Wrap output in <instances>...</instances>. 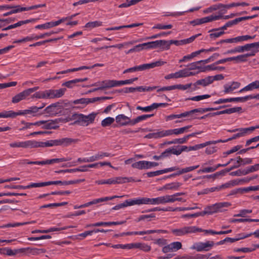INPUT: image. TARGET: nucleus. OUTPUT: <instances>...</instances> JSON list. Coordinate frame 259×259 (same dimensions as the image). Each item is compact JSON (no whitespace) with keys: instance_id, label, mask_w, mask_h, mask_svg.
<instances>
[{"instance_id":"1","label":"nucleus","mask_w":259,"mask_h":259,"mask_svg":"<svg viewBox=\"0 0 259 259\" xmlns=\"http://www.w3.org/2000/svg\"><path fill=\"white\" fill-rule=\"evenodd\" d=\"M66 89L65 88L59 90H48L44 91L35 92L31 98L36 99H54L61 97L64 94Z\"/></svg>"},{"instance_id":"2","label":"nucleus","mask_w":259,"mask_h":259,"mask_svg":"<svg viewBox=\"0 0 259 259\" xmlns=\"http://www.w3.org/2000/svg\"><path fill=\"white\" fill-rule=\"evenodd\" d=\"M202 231V229L194 226H185L179 229L171 230L172 233L176 236H183L189 234L196 233Z\"/></svg>"},{"instance_id":"3","label":"nucleus","mask_w":259,"mask_h":259,"mask_svg":"<svg viewBox=\"0 0 259 259\" xmlns=\"http://www.w3.org/2000/svg\"><path fill=\"white\" fill-rule=\"evenodd\" d=\"M231 205V204L229 202H221L218 203L214 204L207 206L205 208L203 211L201 212L202 216H204L206 214H212V213L217 212L220 211V209L223 207H227Z\"/></svg>"},{"instance_id":"4","label":"nucleus","mask_w":259,"mask_h":259,"mask_svg":"<svg viewBox=\"0 0 259 259\" xmlns=\"http://www.w3.org/2000/svg\"><path fill=\"white\" fill-rule=\"evenodd\" d=\"M139 204H159L167 203L166 196H160L154 198L147 197L139 198Z\"/></svg>"},{"instance_id":"5","label":"nucleus","mask_w":259,"mask_h":259,"mask_svg":"<svg viewBox=\"0 0 259 259\" xmlns=\"http://www.w3.org/2000/svg\"><path fill=\"white\" fill-rule=\"evenodd\" d=\"M214 243L212 241H208L206 242H199L194 244L192 247L191 249H195L197 251H208L210 248L212 247L214 245Z\"/></svg>"},{"instance_id":"6","label":"nucleus","mask_w":259,"mask_h":259,"mask_svg":"<svg viewBox=\"0 0 259 259\" xmlns=\"http://www.w3.org/2000/svg\"><path fill=\"white\" fill-rule=\"evenodd\" d=\"M18 115L30 114L32 116H40L44 114V112H39L38 107L33 106L29 107L28 109L20 110L18 112Z\"/></svg>"},{"instance_id":"7","label":"nucleus","mask_w":259,"mask_h":259,"mask_svg":"<svg viewBox=\"0 0 259 259\" xmlns=\"http://www.w3.org/2000/svg\"><path fill=\"white\" fill-rule=\"evenodd\" d=\"M139 48L140 50L153 49L156 48H161V40H157L153 41L145 42L141 44H139Z\"/></svg>"},{"instance_id":"8","label":"nucleus","mask_w":259,"mask_h":259,"mask_svg":"<svg viewBox=\"0 0 259 259\" xmlns=\"http://www.w3.org/2000/svg\"><path fill=\"white\" fill-rule=\"evenodd\" d=\"M91 87H98L99 90L114 87V80H105L102 81H99L91 85Z\"/></svg>"},{"instance_id":"9","label":"nucleus","mask_w":259,"mask_h":259,"mask_svg":"<svg viewBox=\"0 0 259 259\" xmlns=\"http://www.w3.org/2000/svg\"><path fill=\"white\" fill-rule=\"evenodd\" d=\"M116 122L120 126H124L127 125H134L133 124V120L124 114H119L116 116L115 118Z\"/></svg>"},{"instance_id":"10","label":"nucleus","mask_w":259,"mask_h":259,"mask_svg":"<svg viewBox=\"0 0 259 259\" xmlns=\"http://www.w3.org/2000/svg\"><path fill=\"white\" fill-rule=\"evenodd\" d=\"M259 125H257L256 126H250L247 128H244V129H242L240 130V132L234 135L231 138H230L226 140V141H230L234 139H236L238 138L244 136L245 134H246L248 132H252L256 128H258Z\"/></svg>"},{"instance_id":"11","label":"nucleus","mask_w":259,"mask_h":259,"mask_svg":"<svg viewBox=\"0 0 259 259\" xmlns=\"http://www.w3.org/2000/svg\"><path fill=\"white\" fill-rule=\"evenodd\" d=\"M134 205H140L139 198L134 199L126 200L123 203L117 204L114 206L112 208V209L118 210L128 206H132Z\"/></svg>"},{"instance_id":"12","label":"nucleus","mask_w":259,"mask_h":259,"mask_svg":"<svg viewBox=\"0 0 259 259\" xmlns=\"http://www.w3.org/2000/svg\"><path fill=\"white\" fill-rule=\"evenodd\" d=\"M166 63L165 62L162 61H158L151 63L144 64L138 66L139 71H143L145 70L150 69L156 67L161 66Z\"/></svg>"},{"instance_id":"13","label":"nucleus","mask_w":259,"mask_h":259,"mask_svg":"<svg viewBox=\"0 0 259 259\" xmlns=\"http://www.w3.org/2000/svg\"><path fill=\"white\" fill-rule=\"evenodd\" d=\"M122 197H123V196H113L112 197H105L104 198H100L94 199L91 201H90L89 202L83 204L82 205H83V208H84V207H88L91 205L96 204L98 203L102 202L108 201V200H111L115 198H121Z\"/></svg>"},{"instance_id":"14","label":"nucleus","mask_w":259,"mask_h":259,"mask_svg":"<svg viewBox=\"0 0 259 259\" xmlns=\"http://www.w3.org/2000/svg\"><path fill=\"white\" fill-rule=\"evenodd\" d=\"M179 167L177 166L171 167L167 168H165L162 170H158L155 171L148 172L147 173V175L148 177H153L157 176L160 175H162L166 172L173 171L178 169Z\"/></svg>"},{"instance_id":"15","label":"nucleus","mask_w":259,"mask_h":259,"mask_svg":"<svg viewBox=\"0 0 259 259\" xmlns=\"http://www.w3.org/2000/svg\"><path fill=\"white\" fill-rule=\"evenodd\" d=\"M96 115L97 114L95 113H92L88 115H84L82 114L81 125L88 126L89 124L93 123Z\"/></svg>"},{"instance_id":"16","label":"nucleus","mask_w":259,"mask_h":259,"mask_svg":"<svg viewBox=\"0 0 259 259\" xmlns=\"http://www.w3.org/2000/svg\"><path fill=\"white\" fill-rule=\"evenodd\" d=\"M257 190H258V186H250L244 188H238L232 190L229 195H233L237 194H243L244 193L248 192L250 191H256Z\"/></svg>"},{"instance_id":"17","label":"nucleus","mask_w":259,"mask_h":259,"mask_svg":"<svg viewBox=\"0 0 259 259\" xmlns=\"http://www.w3.org/2000/svg\"><path fill=\"white\" fill-rule=\"evenodd\" d=\"M139 248L144 251L148 252L151 250V246L143 243H129V249Z\"/></svg>"},{"instance_id":"18","label":"nucleus","mask_w":259,"mask_h":259,"mask_svg":"<svg viewBox=\"0 0 259 259\" xmlns=\"http://www.w3.org/2000/svg\"><path fill=\"white\" fill-rule=\"evenodd\" d=\"M65 19H61L55 22H50L43 24L38 25L35 26V28L37 29H49L59 25L62 22L65 21Z\"/></svg>"},{"instance_id":"19","label":"nucleus","mask_w":259,"mask_h":259,"mask_svg":"<svg viewBox=\"0 0 259 259\" xmlns=\"http://www.w3.org/2000/svg\"><path fill=\"white\" fill-rule=\"evenodd\" d=\"M59 145L62 147H67L73 144L76 143L79 140L76 139H72L70 138H64L58 139Z\"/></svg>"},{"instance_id":"20","label":"nucleus","mask_w":259,"mask_h":259,"mask_svg":"<svg viewBox=\"0 0 259 259\" xmlns=\"http://www.w3.org/2000/svg\"><path fill=\"white\" fill-rule=\"evenodd\" d=\"M161 49L163 50H168L170 48V46L171 44H174L177 46L182 45V42L180 40H161Z\"/></svg>"},{"instance_id":"21","label":"nucleus","mask_w":259,"mask_h":259,"mask_svg":"<svg viewBox=\"0 0 259 259\" xmlns=\"http://www.w3.org/2000/svg\"><path fill=\"white\" fill-rule=\"evenodd\" d=\"M245 102V97L231 98H229V99H220L214 102L213 103L215 104H222V103H227V102Z\"/></svg>"},{"instance_id":"22","label":"nucleus","mask_w":259,"mask_h":259,"mask_svg":"<svg viewBox=\"0 0 259 259\" xmlns=\"http://www.w3.org/2000/svg\"><path fill=\"white\" fill-rule=\"evenodd\" d=\"M240 85V83L237 81L233 82L231 84H225L224 86L225 94L232 93L234 90L238 89Z\"/></svg>"},{"instance_id":"23","label":"nucleus","mask_w":259,"mask_h":259,"mask_svg":"<svg viewBox=\"0 0 259 259\" xmlns=\"http://www.w3.org/2000/svg\"><path fill=\"white\" fill-rule=\"evenodd\" d=\"M212 82V79L211 78V76H207L205 78L197 80L196 82L193 84V85L195 87L194 89V90H196L198 88H197V85H202L203 87H206L209 84Z\"/></svg>"},{"instance_id":"24","label":"nucleus","mask_w":259,"mask_h":259,"mask_svg":"<svg viewBox=\"0 0 259 259\" xmlns=\"http://www.w3.org/2000/svg\"><path fill=\"white\" fill-rule=\"evenodd\" d=\"M25 250L28 251L30 253L33 255H38L46 252V250L44 248L27 247L20 249L21 252H24Z\"/></svg>"},{"instance_id":"25","label":"nucleus","mask_w":259,"mask_h":259,"mask_svg":"<svg viewBox=\"0 0 259 259\" xmlns=\"http://www.w3.org/2000/svg\"><path fill=\"white\" fill-rule=\"evenodd\" d=\"M253 90H259V80H256L248 84L239 91L240 93L245 91H251Z\"/></svg>"},{"instance_id":"26","label":"nucleus","mask_w":259,"mask_h":259,"mask_svg":"<svg viewBox=\"0 0 259 259\" xmlns=\"http://www.w3.org/2000/svg\"><path fill=\"white\" fill-rule=\"evenodd\" d=\"M170 150V153L179 155H180L183 151H186L187 150L188 147L186 146H173L171 148H168Z\"/></svg>"},{"instance_id":"27","label":"nucleus","mask_w":259,"mask_h":259,"mask_svg":"<svg viewBox=\"0 0 259 259\" xmlns=\"http://www.w3.org/2000/svg\"><path fill=\"white\" fill-rule=\"evenodd\" d=\"M258 52L256 51H252L251 53H246L243 55H240L236 57H234V61L237 62H244L247 61V58L249 57H252L255 56L256 53Z\"/></svg>"},{"instance_id":"28","label":"nucleus","mask_w":259,"mask_h":259,"mask_svg":"<svg viewBox=\"0 0 259 259\" xmlns=\"http://www.w3.org/2000/svg\"><path fill=\"white\" fill-rule=\"evenodd\" d=\"M23 148H33L41 147V142H38L33 140H29L23 142Z\"/></svg>"},{"instance_id":"29","label":"nucleus","mask_w":259,"mask_h":259,"mask_svg":"<svg viewBox=\"0 0 259 259\" xmlns=\"http://www.w3.org/2000/svg\"><path fill=\"white\" fill-rule=\"evenodd\" d=\"M96 102V100L93 98H80L74 100L73 104H81L82 105V107L85 106L89 104L94 103Z\"/></svg>"},{"instance_id":"30","label":"nucleus","mask_w":259,"mask_h":259,"mask_svg":"<svg viewBox=\"0 0 259 259\" xmlns=\"http://www.w3.org/2000/svg\"><path fill=\"white\" fill-rule=\"evenodd\" d=\"M45 121L46 122L44 124V125L42 127L44 129H57L59 127V126L56 125V124L58 123L57 120Z\"/></svg>"},{"instance_id":"31","label":"nucleus","mask_w":259,"mask_h":259,"mask_svg":"<svg viewBox=\"0 0 259 259\" xmlns=\"http://www.w3.org/2000/svg\"><path fill=\"white\" fill-rule=\"evenodd\" d=\"M18 116V112H14L12 110L4 111L0 112V118H15Z\"/></svg>"},{"instance_id":"32","label":"nucleus","mask_w":259,"mask_h":259,"mask_svg":"<svg viewBox=\"0 0 259 259\" xmlns=\"http://www.w3.org/2000/svg\"><path fill=\"white\" fill-rule=\"evenodd\" d=\"M182 184L179 182H174L169 184L165 185L162 187L160 190H177L181 186Z\"/></svg>"},{"instance_id":"33","label":"nucleus","mask_w":259,"mask_h":259,"mask_svg":"<svg viewBox=\"0 0 259 259\" xmlns=\"http://www.w3.org/2000/svg\"><path fill=\"white\" fill-rule=\"evenodd\" d=\"M82 114L74 113L69 117L68 120H74V124L81 125Z\"/></svg>"},{"instance_id":"34","label":"nucleus","mask_w":259,"mask_h":259,"mask_svg":"<svg viewBox=\"0 0 259 259\" xmlns=\"http://www.w3.org/2000/svg\"><path fill=\"white\" fill-rule=\"evenodd\" d=\"M41 147L59 146L58 139L51 140L46 142H41Z\"/></svg>"},{"instance_id":"35","label":"nucleus","mask_w":259,"mask_h":259,"mask_svg":"<svg viewBox=\"0 0 259 259\" xmlns=\"http://www.w3.org/2000/svg\"><path fill=\"white\" fill-rule=\"evenodd\" d=\"M155 215L154 213H151L150 214H144L140 215L135 221L137 222H139L142 221H145L147 222H149L151 221L152 218H155Z\"/></svg>"},{"instance_id":"36","label":"nucleus","mask_w":259,"mask_h":259,"mask_svg":"<svg viewBox=\"0 0 259 259\" xmlns=\"http://www.w3.org/2000/svg\"><path fill=\"white\" fill-rule=\"evenodd\" d=\"M101 26H102V22L101 21H95L87 23L85 25L84 27L87 29H91L92 28L100 27Z\"/></svg>"},{"instance_id":"37","label":"nucleus","mask_w":259,"mask_h":259,"mask_svg":"<svg viewBox=\"0 0 259 259\" xmlns=\"http://www.w3.org/2000/svg\"><path fill=\"white\" fill-rule=\"evenodd\" d=\"M222 4H219L218 5H212L209 8L204 10L203 12L204 14H208L212 12L213 11H216L218 9H222Z\"/></svg>"},{"instance_id":"38","label":"nucleus","mask_w":259,"mask_h":259,"mask_svg":"<svg viewBox=\"0 0 259 259\" xmlns=\"http://www.w3.org/2000/svg\"><path fill=\"white\" fill-rule=\"evenodd\" d=\"M236 24H237V23H236L235 20L234 19V20L228 21L223 26L220 27L219 28L211 29V30H210V31H219V30H223L224 31V30L227 29V28L228 27H231V26L236 25Z\"/></svg>"},{"instance_id":"39","label":"nucleus","mask_w":259,"mask_h":259,"mask_svg":"<svg viewBox=\"0 0 259 259\" xmlns=\"http://www.w3.org/2000/svg\"><path fill=\"white\" fill-rule=\"evenodd\" d=\"M242 110V108L240 107H234L231 108L227 109L220 111V114H231L233 113L239 112Z\"/></svg>"},{"instance_id":"40","label":"nucleus","mask_w":259,"mask_h":259,"mask_svg":"<svg viewBox=\"0 0 259 259\" xmlns=\"http://www.w3.org/2000/svg\"><path fill=\"white\" fill-rule=\"evenodd\" d=\"M121 179L120 177H116V178H113L111 179H109L107 180H106V184H121V183H124L125 181H121Z\"/></svg>"},{"instance_id":"41","label":"nucleus","mask_w":259,"mask_h":259,"mask_svg":"<svg viewBox=\"0 0 259 259\" xmlns=\"http://www.w3.org/2000/svg\"><path fill=\"white\" fill-rule=\"evenodd\" d=\"M217 64H215V62L212 64L207 65L205 69L202 68L201 71H205V70H219L220 71L224 70L225 68L224 67H220V66H217Z\"/></svg>"},{"instance_id":"42","label":"nucleus","mask_w":259,"mask_h":259,"mask_svg":"<svg viewBox=\"0 0 259 259\" xmlns=\"http://www.w3.org/2000/svg\"><path fill=\"white\" fill-rule=\"evenodd\" d=\"M200 7H196L192 8L188 11H184V12H175V13H171L170 14L166 15V16H180L183 15L185 12H193L195 11H198L200 9Z\"/></svg>"},{"instance_id":"43","label":"nucleus","mask_w":259,"mask_h":259,"mask_svg":"<svg viewBox=\"0 0 259 259\" xmlns=\"http://www.w3.org/2000/svg\"><path fill=\"white\" fill-rule=\"evenodd\" d=\"M62 29H59L57 31H51L49 32L45 33L44 34L39 35H36L34 36V39L35 40H37L40 38H44L47 36H50L52 34H56L61 31Z\"/></svg>"},{"instance_id":"44","label":"nucleus","mask_w":259,"mask_h":259,"mask_svg":"<svg viewBox=\"0 0 259 259\" xmlns=\"http://www.w3.org/2000/svg\"><path fill=\"white\" fill-rule=\"evenodd\" d=\"M201 35V33H198L196 35H193L191 37L184 39L181 40V42H182V45H186L187 44H190L193 42L197 37Z\"/></svg>"},{"instance_id":"45","label":"nucleus","mask_w":259,"mask_h":259,"mask_svg":"<svg viewBox=\"0 0 259 259\" xmlns=\"http://www.w3.org/2000/svg\"><path fill=\"white\" fill-rule=\"evenodd\" d=\"M59 103L52 104L45 108L43 112H46L49 114H53L55 111V109L58 106Z\"/></svg>"},{"instance_id":"46","label":"nucleus","mask_w":259,"mask_h":259,"mask_svg":"<svg viewBox=\"0 0 259 259\" xmlns=\"http://www.w3.org/2000/svg\"><path fill=\"white\" fill-rule=\"evenodd\" d=\"M132 166L140 169H146L145 161H139L132 164Z\"/></svg>"},{"instance_id":"47","label":"nucleus","mask_w":259,"mask_h":259,"mask_svg":"<svg viewBox=\"0 0 259 259\" xmlns=\"http://www.w3.org/2000/svg\"><path fill=\"white\" fill-rule=\"evenodd\" d=\"M157 88V87H136V91L138 92H150Z\"/></svg>"},{"instance_id":"48","label":"nucleus","mask_w":259,"mask_h":259,"mask_svg":"<svg viewBox=\"0 0 259 259\" xmlns=\"http://www.w3.org/2000/svg\"><path fill=\"white\" fill-rule=\"evenodd\" d=\"M35 221H32V222H24V223H13V224H7L2 227H1L2 228H4V227H18V226H22V225H26V224H31V223H35Z\"/></svg>"},{"instance_id":"49","label":"nucleus","mask_w":259,"mask_h":259,"mask_svg":"<svg viewBox=\"0 0 259 259\" xmlns=\"http://www.w3.org/2000/svg\"><path fill=\"white\" fill-rule=\"evenodd\" d=\"M115 119L114 118L108 117L103 119L101 122V125L103 127H106L111 124Z\"/></svg>"},{"instance_id":"50","label":"nucleus","mask_w":259,"mask_h":259,"mask_svg":"<svg viewBox=\"0 0 259 259\" xmlns=\"http://www.w3.org/2000/svg\"><path fill=\"white\" fill-rule=\"evenodd\" d=\"M245 169V172L246 173V175L249 174V173H251V172H254V171H257L258 170H259V165H258V164H255L253 165H251L250 166H249V167H247Z\"/></svg>"},{"instance_id":"51","label":"nucleus","mask_w":259,"mask_h":259,"mask_svg":"<svg viewBox=\"0 0 259 259\" xmlns=\"http://www.w3.org/2000/svg\"><path fill=\"white\" fill-rule=\"evenodd\" d=\"M210 97V95H199L195 97H193L190 98H187L186 100H192V101H199L203 99H207Z\"/></svg>"},{"instance_id":"52","label":"nucleus","mask_w":259,"mask_h":259,"mask_svg":"<svg viewBox=\"0 0 259 259\" xmlns=\"http://www.w3.org/2000/svg\"><path fill=\"white\" fill-rule=\"evenodd\" d=\"M125 221L121 222H99V226H111V225H121L125 223Z\"/></svg>"},{"instance_id":"53","label":"nucleus","mask_w":259,"mask_h":259,"mask_svg":"<svg viewBox=\"0 0 259 259\" xmlns=\"http://www.w3.org/2000/svg\"><path fill=\"white\" fill-rule=\"evenodd\" d=\"M173 251H177L182 248V243L180 242H174L169 244Z\"/></svg>"},{"instance_id":"54","label":"nucleus","mask_w":259,"mask_h":259,"mask_svg":"<svg viewBox=\"0 0 259 259\" xmlns=\"http://www.w3.org/2000/svg\"><path fill=\"white\" fill-rule=\"evenodd\" d=\"M252 212L251 209H241L239 211V213L234 215V217H245L247 213Z\"/></svg>"},{"instance_id":"55","label":"nucleus","mask_w":259,"mask_h":259,"mask_svg":"<svg viewBox=\"0 0 259 259\" xmlns=\"http://www.w3.org/2000/svg\"><path fill=\"white\" fill-rule=\"evenodd\" d=\"M206 146H207V145L205 142L204 143L196 145L193 146H190V147H188L187 150L186 151H192V150H197L199 149L205 147Z\"/></svg>"},{"instance_id":"56","label":"nucleus","mask_w":259,"mask_h":259,"mask_svg":"<svg viewBox=\"0 0 259 259\" xmlns=\"http://www.w3.org/2000/svg\"><path fill=\"white\" fill-rule=\"evenodd\" d=\"M71 159V158H54L52 159H49L50 164H52L55 162H64V161H67L70 160Z\"/></svg>"},{"instance_id":"57","label":"nucleus","mask_w":259,"mask_h":259,"mask_svg":"<svg viewBox=\"0 0 259 259\" xmlns=\"http://www.w3.org/2000/svg\"><path fill=\"white\" fill-rule=\"evenodd\" d=\"M160 138L172 135V129L159 131Z\"/></svg>"},{"instance_id":"58","label":"nucleus","mask_w":259,"mask_h":259,"mask_svg":"<svg viewBox=\"0 0 259 259\" xmlns=\"http://www.w3.org/2000/svg\"><path fill=\"white\" fill-rule=\"evenodd\" d=\"M172 27V25L171 24L168 25H162L160 24H158L156 25L153 26L152 27L153 29H171Z\"/></svg>"},{"instance_id":"59","label":"nucleus","mask_w":259,"mask_h":259,"mask_svg":"<svg viewBox=\"0 0 259 259\" xmlns=\"http://www.w3.org/2000/svg\"><path fill=\"white\" fill-rule=\"evenodd\" d=\"M114 87H117L126 84H131V81H130V79H127L125 80H114Z\"/></svg>"},{"instance_id":"60","label":"nucleus","mask_w":259,"mask_h":259,"mask_svg":"<svg viewBox=\"0 0 259 259\" xmlns=\"http://www.w3.org/2000/svg\"><path fill=\"white\" fill-rule=\"evenodd\" d=\"M192 83H188L185 85L183 84H177V85H174V90L175 89H179L181 90H186L189 88H190L191 85Z\"/></svg>"},{"instance_id":"61","label":"nucleus","mask_w":259,"mask_h":259,"mask_svg":"<svg viewBox=\"0 0 259 259\" xmlns=\"http://www.w3.org/2000/svg\"><path fill=\"white\" fill-rule=\"evenodd\" d=\"M137 110H142L144 112H150L154 109L153 104H152L150 106H146L145 107H142L141 106H138L137 107Z\"/></svg>"},{"instance_id":"62","label":"nucleus","mask_w":259,"mask_h":259,"mask_svg":"<svg viewBox=\"0 0 259 259\" xmlns=\"http://www.w3.org/2000/svg\"><path fill=\"white\" fill-rule=\"evenodd\" d=\"M213 31L212 32H213ZM214 32L211 33L209 34L211 38H215L220 37L221 35L225 33L223 30L214 31Z\"/></svg>"},{"instance_id":"63","label":"nucleus","mask_w":259,"mask_h":259,"mask_svg":"<svg viewBox=\"0 0 259 259\" xmlns=\"http://www.w3.org/2000/svg\"><path fill=\"white\" fill-rule=\"evenodd\" d=\"M77 79L69 80L63 83L62 85H64L68 88H72L75 85L76 83H78L76 81Z\"/></svg>"},{"instance_id":"64","label":"nucleus","mask_w":259,"mask_h":259,"mask_svg":"<svg viewBox=\"0 0 259 259\" xmlns=\"http://www.w3.org/2000/svg\"><path fill=\"white\" fill-rule=\"evenodd\" d=\"M146 139H158L160 138L159 131L156 133H150L144 137Z\"/></svg>"}]
</instances>
